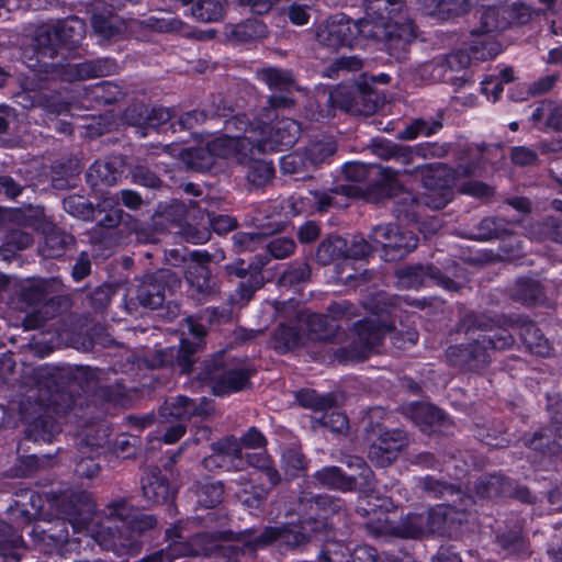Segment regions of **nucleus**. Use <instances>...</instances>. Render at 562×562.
Masks as SVG:
<instances>
[{
	"label": "nucleus",
	"instance_id": "f257e3e1",
	"mask_svg": "<svg viewBox=\"0 0 562 562\" xmlns=\"http://www.w3.org/2000/svg\"><path fill=\"white\" fill-rule=\"evenodd\" d=\"M404 9L405 0H364L363 18L356 21L345 13L331 14L317 27L316 38L333 50L372 40L383 43L391 56L405 58L416 37V25L404 16Z\"/></svg>",
	"mask_w": 562,
	"mask_h": 562
},
{
	"label": "nucleus",
	"instance_id": "f03ea898",
	"mask_svg": "<svg viewBox=\"0 0 562 562\" xmlns=\"http://www.w3.org/2000/svg\"><path fill=\"white\" fill-rule=\"evenodd\" d=\"M102 373L100 369L82 366L33 368L31 379L34 387L19 405L21 420L26 425V438L50 442L60 432V427L46 414L45 408L57 404L58 398H64L65 395L69 400L67 408H70L76 403L74 396L79 391L89 393L99 386Z\"/></svg>",
	"mask_w": 562,
	"mask_h": 562
},
{
	"label": "nucleus",
	"instance_id": "7ed1b4c3",
	"mask_svg": "<svg viewBox=\"0 0 562 562\" xmlns=\"http://www.w3.org/2000/svg\"><path fill=\"white\" fill-rule=\"evenodd\" d=\"M458 330L467 335L475 334L469 342L448 347L447 362L463 372L481 373L492 362V351L510 348L515 338L508 328L496 326L486 315L468 313L458 325Z\"/></svg>",
	"mask_w": 562,
	"mask_h": 562
},
{
	"label": "nucleus",
	"instance_id": "20e7f679",
	"mask_svg": "<svg viewBox=\"0 0 562 562\" xmlns=\"http://www.w3.org/2000/svg\"><path fill=\"white\" fill-rule=\"evenodd\" d=\"M87 25L85 20L69 15L54 23L42 24L34 36L33 54L26 66L41 78L64 75L65 64L59 57V48L71 50L81 44Z\"/></svg>",
	"mask_w": 562,
	"mask_h": 562
},
{
	"label": "nucleus",
	"instance_id": "39448f33",
	"mask_svg": "<svg viewBox=\"0 0 562 562\" xmlns=\"http://www.w3.org/2000/svg\"><path fill=\"white\" fill-rule=\"evenodd\" d=\"M196 201L189 204L173 199L169 203H159L158 210L148 222L136 224L135 235L139 244L157 245L167 243L162 236L171 235L173 243L203 245L210 240L211 232L204 224L189 222L190 207H195Z\"/></svg>",
	"mask_w": 562,
	"mask_h": 562
},
{
	"label": "nucleus",
	"instance_id": "423d86ee",
	"mask_svg": "<svg viewBox=\"0 0 562 562\" xmlns=\"http://www.w3.org/2000/svg\"><path fill=\"white\" fill-rule=\"evenodd\" d=\"M94 509V502L88 492H74L58 502L61 517L54 519L47 529L33 527L30 535L35 542L72 550L80 542V535L88 536Z\"/></svg>",
	"mask_w": 562,
	"mask_h": 562
},
{
	"label": "nucleus",
	"instance_id": "0eeeda50",
	"mask_svg": "<svg viewBox=\"0 0 562 562\" xmlns=\"http://www.w3.org/2000/svg\"><path fill=\"white\" fill-rule=\"evenodd\" d=\"M231 313L227 310L207 308L199 317L190 316L186 319L191 338H182L179 346L157 350L154 355L153 366L177 367L180 373L189 374L196 360L195 355L201 351L207 334L206 324L228 322Z\"/></svg>",
	"mask_w": 562,
	"mask_h": 562
},
{
	"label": "nucleus",
	"instance_id": "6e6552de",
	"mask_svg": "<svg viewBox=\"0 0 562 562\" xmlns=\"http://www.w3.org/2000/svg\"><path fill=\"white\" fill-rule=\"evenodd\" d=\"M385 335L397 348L414 345L418 340V333L414 328L398 331L392 326L380 323L376 318H363L352 325L351 341L345 347L338 348L334 355L339 363L359 362L369 358L375 348L382 342Z\"/></svg>",
	"mask_w": 562,
	"mask_h": 562
},
{
	"label": "nucleus",
	"instance_id": "1a4fd4ad",
	"mask_svg": "<svg viewBox=\"0 0 562 562\" xmlns=\"http://www.w3.org/2000/svg\"><path fill=\"white\" fill-rule=\"evenodd\" d=\"M60 282L57 279H31L24 281L16 292V306L26 315L25 329H37L48 319L58 315L67 304V299L58 294Z\"/></svg>",
	"mask_w": 562,
	"mask_h": 562
},
{
	"label": "nucleus",
	"instance_id": "9d476101",
	"mask_svg": "<svg viewBox=\"0 0 562 562\" xmlns=\"http://www.w3.org/2000/svg\"><path fill=\"white\" fill-rule=\"evenodd\" d=\"M168 546L153 553L146 562H172L182 557H207L221 548L223 541H236L231 530H206L192 536L186 535V528L177 524L166 530Z\"/></svg>",
	"mask_w": 562,
	"mask_h": 562
},
{
	"label": "nucleus",
	"instance_id": "9b49d317",
	"mask_svg": "<svg viewBox=\"0 0 562 562\" xmlns=\"http://www.w3.org/2000/svg\"><path fill=\"white\" fill-rule=\"evenodd\" d=\"M384 414L383 408L374 407L363 420V431L369 445L368 459L379 468L394 463L409 443L408 436L403 429H389L380 422Z\"/></svg>",
	"mask_w": 562,
	"mask_h": 562
},
{
	"label": "nucleus",
	"instance_id": "f8f14e48",
	"mask_svg": "<svg viewBox=\"0 0 562 562\" xmlns=\"http://www.w3.org/2000/svg\"><path fill=\"white\" fill-rule=\"evenodd\" d=\"M293 254V248H266L263 254L257 255L250 262L244 259L227 266L228 274L236 276L240 281L235 293L231 296L233 305L243 307L254 297L256 291L261 289L265 280L261 270L269 263L271 258L283 259Z\"/></svg>",
	"mask_w": 562,
	"mask_h": 562
},
{
	"label": "nucleus",
	"instance_id": "ddd939ff",
	"mask_svg": "<svg viewBox=\"0 0 562 562\" xmlns=\"http://www.w3.org/2000/svg\"><path fill=\"white\" fill-rule=\"evenodd\" d=\"M196 378L207 383L215 395H226L247 387L255 370L248 367H233L218 352L205 359L198 368Z\"/></svg>",
	"mask_w": 562,
	"mask_h": 562
},
{
	"label": "nucleus",
	"instance_id": "4468645a",
	"mask_svg": "<svg viewBox=\"0 0 562 562\" xmlns=\"http://www.w3.org/2000/svg\"><path fill=\"white\" fill-rule=\"evenodd\" d=\"M315 533L311 529H305L302 524L266 526L257 533L254 529H246L236 533V542L241 543L247 550L256 551L273 542H278L282 550L300 549L311 542Z\"/></svg>",
	"mask_w": 562,
	"mask_h": 562
},
{
	"label": "nucleus",
	"instance_id": "2eb2a0df",
	"mask_svg": "<svg viewBox=\"0 0 562 562\" xmlns=\"http://www.w3.org/2000/svg\"><path fill=\"white\" fill-rule=\"evenodd\" d=\"M295 513L301 517L300 522L305 529H311L316 539L323 541L330 524L328 519L344 510V502L330 495H315L302 492L297 498Z\"/></svg>",
	"mask_w": 562,
	"mask_h": 562
},
{
	"label": "nucleus",
	"instance_id": "dca6fc26",
	"mask_svg": "<svg viewBox=\"0 0 562 562\" xmlns=\"http://www.w3.org/2000/svg\"><path fill=\"white\" fill-rule=\"evenodd\" d=\"M422 182L426 192L425 203L431 210H441L453 199L456 176L446 164H428L422 169Z\"/></svg>",
	"mask_w": 562,
	"mask_h": 562
},
{
	"label": "nucleus",
	"instance_id": "f3484780",
	"mask_svg": "<svg viewBox=\"0 0 562 562\" xmlns=\"http://www.w3.org/2000/svg\"><path fill=\"white\" fill-rule=\"evenodd\" d=\"M398 176V170L380 164L374 165L367 184L360 189L361 196L367 202L374 204L397 196L403 190Z\"/></svg>",
	"mask_w": 562,
	"mask_h": 562
},
{
	"label": "nucleus",
	"instance_id": "a211bd4d",
	"mask_svg": "<svg viewBox=\"0 0 562 562\" xmlns=\"http://www.w3.org/2000/svg\"><path fill=\"white\" fill-rule=\"evenodd\" d=\"M94 539L102 549L112 551L117 557L137 555L143 548L142 540L127 524L101 526Z\"/></svg>",
	"mask_w": 562,
	"mask_h": 562
},
{
	"label": "nucleus",
	"instance_id": "6ab92c4d",
	"mask_svg": "<svg viewBox=\"0 0 562 562\" xmlns=\"http://www.w3.org/2000/svg\"><path fill=\"white\" fill-rule=\"evenodd\" d=\"M214 412L213 401L206 397L192 400L184 395L169 397L159 408L161 422H169L170 418L189 420L192 417L204 419Z\"/></svg>",
	"mask_w": 562,
	"mask_h": 562
},
{
	"label": "nucleus",
	"instance_id": "aec40b11",
	"mask_svg": "<svg viewBox=\"0 0 562 562\" xmlns=\"http://www.w3.org/2000/svg\"><path fill=\"white\" fill-rule=\"evenodd\" d=\"M397 284L402 289H419L429 282L440 285L446 290H456V282L446 277L440 269L431 265L405 266L395 270Z\"/></svg>",
	"mask_w": 562,
	"mask_h": 562
},
{
	"label": "nucleus",
	"instance_id": "412c9836",
	"mask_svg": "<svg viewBox=\"0 0 562 562\" xmlns=\"http://www.w3.org/2000/svg\"><path fill=\"white\" fill-rule=\"evenodd\" d=\"M472 505L473 504H463V502L453 498L451 502L430 508L428 513L425 514L428 533H450L456 525L465 521V513Z\"/></svg>",
	"mask_w": 562,
	"mask_h": 562
},
{
	"label": "nucleus",
	"instance_id": "4be33fe9",
	"mask_svg": "<svg viewBox=\"0 0 562 562\" xmlns=\"http://www.w3.org/2000/svg\"><path fill=\"white\" fill-rule=\"evenodd\" d=\"M190 257L192 262L187 270L186 279L192 296L198 301H203L214 293L215 283L205 265L213 261L216 256L210 255L206 250H194L190 252Z\"/></svg>",
	"mask_w": 562,
	"mask_h": 562
},
{
	"label": "nucleus",
	"instance_id": "5701e85b",
	"mask_svg": "<svg viewBox=\"0 0 562 562\" xmlns=\"http://www.w3.org/2000/svg\"><path fill=\"white\" fill-rule=\"evenodd\" d=\"M116 7L109 4L104 0H92L89 3L90 23L95 35L109 42H116L123 38L125 30H130L127 24H115L113 22Z\"/></svg>",
	"mask_w": 562,
	"mask_h": 562
},
{
	"label": "nucleus",
	"instance_id": "b1692460",
	"mask_svg": "<svg viewBox=\"0 0 562 562\" xmlns=\"http://www.w3.org/2000/svg\"><path fill=\"white\" fill-rule=\"evenodd\" d=\"M300 133V126L296 121L291 119H282L262 127L263 136L254 145L259 151H278L281 146H293Z\"/></svg>",
	"mask_w": 562,
	"mask_h": 562
},
{
	"label": "nucleus",
	"instance_id": "393cba45",
	"mask_svg": "<svg viewBox=\"0 0 562 562\" xmlns=\"http://www.w3.org/2000/svg\"><path fill=\"white\" fill-rule=\"evenodd\" d=\"M525 524V519H516L512 525L497 532L496 544L505 555L526 558L531 554Z\"/></svg>",
	"mask_w": 562,
	"mask_h": 562
},
{
	"label": "nucleus",
	"instance_id": "a878e982",
	"mask_svg": "<svg viewBox=\"0 0 562 562\" xmlns=\"http://www.w3.org/2000/svg\"><path fill=\"white\" fill-rule=\"evenodd\" d=\"M119 65L113 57H98L76 64H66L64 74L70 80H87L117 74Z\"/></svg>",
	"mask_w": 562,
	"mask_h": 562
},
{
	"label": "nucleus",
	"instance_id": "bb28decb",
	"mask_svg": "<svg viewBox=\"0 0 562 562\" xmlns=\"http://www.w3.org/2000/svg\"><path fill=\"white\" fill-rule=\"evenodd\" d=\"M144 497L156 505L166 504L173 499L175 492L170 487L169 480L162 475L157 467L145 469L140 479Z\"/></svg>",
	"mask_w": 562,
	"mask_h": 562
},
{
	"label": "nucleus",
	"instance_id": "cd10ccee",
	"mask_svg": "<svg viewBox=\"0 0 562 562\" xmlns=\"http://www.w3.org/2000/svg\"><path fill=\"white\" fill-rule=\"evenodd\" d=\"M416 487L419 488L428 497L445 499L447 502H451V499L454 498L457 501L463 502V504L474 503L473 498L462 492L460 487L432 475L418 477Z\"/></svg>",
	"mask_w": 562,
	"mask_h": 562
},
{
	"label": "nucleus",
	"instance_id": "c85d7f7f",
	"mask_svg": "<svg viewBox=\"0 0 562 562\" xmlns=\"http://www.w3.org/2000/svg\"><path fill=\"white\" fill-rule=\"evenodd\" d=\"M509 326L518 331L522 344L529 352L541 357L549 355L551 349L550 342L532 321L522 317L510 318Z\"/></svg>",
	"mask_w": 562,
	"mask_h": 562
},
{
	"label": "nucleus",
	"instance_id": "c756f323",
	"mask_svg": "<svg viewBox=\"0 0 562 562\" xmlns=\"http://www.w3.org/2000/svg\"><path fill=\"white\" fill-rule=\"evenodd\" d=\"M392 206V214L402 223L407 225L417 224L424 216L425 210L428 205L425 203V198L418 196L412 191L402 190Z\"/></svg>",
	"mask_w": 562,
	"mask_h": 562
},
{
	"label": "nucleus",
	"instance_id": "7c9ffc66",
	"mask_svg": "<svg viewBox=\"0 0 562 562\" xmlns=\"http://www.w3.org/2000/svg\"><path fill=\"white\" fill-rule=\"evenodd\" d=\"M319 554L325 562H380L376 550L369 546L358 547L351 553L342 544L328 542Z\"/></svg>",
	"mask_w": 562,
	"mask_h": 562
},
{
	"label": "nucleus",
	"instance_id": "2f4dec72",
	"mask_svg": "<svg viewBox=\"0 0 562 562\" xmlns=\"http://www.w3.org/2000/svg\"><path fill=\"white\" fill-rule=\"evenodd\" d=\"M123 171L122 165L114 160H95L87 170L86 180L93 191H99L116 184Z\"/></svg>",
	"mask_w": 562,
	"mask_h": 562
},
{
	"label": "nucleus",
	"instance_id": "473e14b6",
	"mask_svg": "<svg viewBox=\"0 0 562 562\" xmlns=\"http://www.w3.org/2000/svg\"><path fill=\"white\" fill-rule=\"evenodd\" d=\"M369 239L372 244L362 239L361 241H355L351 246H411L408 243L403 241V233L395 223L380 224L372 227L369 233ZM412 246H418L417 237L414 238Z\"/></svg>",
	"mask_w": 562,
	"mask_h": 562
},
{
	"label": "nucleus",
	"instance_id": "72a5a7b5",
	"mask_svg": "<svg viewBox=\"0 0 562 562\" xmlns=\"http://www.w3.org/2000/svg\"><path fill=\"white\" fill-rule=\"evenodd\" d=\"M165 290L166 286L162 273L148 276L138 285L136 300L142 306L156 310L165 302Z\"/></svg>",
	"mask_w": 562,
	"mask_h": 562
},
{
	"label": "nucleus",
	"instance_id": "f704fd0d",
	"mask_svg": "<svg viewBox=\"0 0 562 562\" xmlns=\"http://www.w3.org/2000/svg\"><path fill=\"white\" fill-rule=\"evenodd\" d=\"M227 38L235 44L252 43L267 36V25L258 19H246L226 26Z\"/></svg>",
	"mask_w": 562,
	"mask_h": 562
},
{
	"label": "nucleus",
	"instance_id": "c9c22d12",
	"mask_svg": "<svg viewBox=\"0 0 562 562\" xmlns=\"http://www.w3.org/2000/svg\"><path fill=\"white\" fill-rule=\"evenodd\" d=\"M314 479L322 486L344 492L360 487L359 477L356 474L344 473L338 467H325L314 474Z\"/></svg>",
	"mask_w": 562,
	"mask_h": 562
},
{
	"label": "nucleus",
	"instance_id": "e433bc0d",
	"mask_svg": "<svg viewBox=\"0 0 562 562\" xmlns=\"http://www.w3.org/2000/svg\"><path fill=\"white\" fill-rule=\"evenodd\" d=\"M383 105V99L379 91L370 87L367 79H359L356 82L355 110L353 114L370 116Z\"/></svg>",
	"mask_w": 562,
	"mask_h": 562
},
{
	"label": "nucleus",
	"instance_id": "4c0bfd02",
	"mask_svg": "<svg viewBox=\"0 0 562 562\" xmlns=\"http://www.w3.org/2000/svg\"><path fill=\"white\" fill-rule=\"evenodd\" d=\"M229 115V109L226 106V103L223 99L218 100V103L215 101L203 108V109H193L183 113L177 121V125H179V130H191L193 126L198 124H202L207 120H216V116H226Z\"/></svg>",
	"mask_w": 562,
	"mask_h": 562
},
{
	"label": "nucleus",
	"instance_id": "58836bf2",
	"mask_svg": "<svg viewBox=\"0 0 562 562\" xmlns=\"http://www.w3.org/2000/svg\"><path fill=\"white\" fill-rule=\"evenodd\" d=\"M509 296L524 305H537L544 301V290L533 278H518L509 290Z\"/></svg>",
	"mask_w": 562,
	"mask_h": 562
},
{
	"label": "nucleus",
	"instance_id": "ea45409f",
	"mask_svg": "<svg viewBox=\"0 0 562 562\" xmlns=\"http://www.w3.org/2000/svg\"><path fill=\"white\" fill-rule=\"evenodd\" d=\"M26 226L43 237L44 246H69L75 243L72 236L61 235L59 227L45 216L32 217Z\"/></svg>",
	"mask_w": 562,
	"mask_h": 562
},
{
	"label": "nucleus",
	"instance_id": "a19ab883",
	"mask_svg": "<svg viewBox=\"0 0 562 562\" xmlns=\"http://www.w3.org/2000/svg\"><path fill=\"white\" fill-rule=\"evenodd\" d=\"M306 324L313 338L321 341L340 342V326L331 319L328 313L312 314L307 317Z\"/></svg>",
	"mask_w": 562,
	"mask_h": 562
},
{
	"label": "nucleus",
	"instance_id": "79ce46f5",
	"mask_svg": "<svg viewBox=\"0 0 562 562\" xmlns=\"http://www.w3.org/2000/svg\"><path fill=\"white\" fill-rule=\"evenodd\" d=\"M475 492L483 498L507 497L510 494V479L498 473L481 475L474 485Z\"/></svg>",
	"mask_w": 562,
	"mask_h": 562
},
{
	"label": "nucleus",
	"instance_id": "37998d69",
	"mask_svg": "<svg viewBox=\"0 0 562 562\" xmlns=\"http://www.w3.org/2000/svg\"><path fill=\"white\" fill-rule=\"evenodd\" d=\"M465 44L474 61L493 59L501 52L499 44L492 38V35L484 34L477 29L471 31V40Z\"/></svg>",
	"mask_w": 562,
	"mask_h": 562
},
{
	"label": "nucleus",
	"instance_id": "c03bdc74",
	"mask_svg": "<svg viewBox=\"0 0 562 562\" xmlns=\"http://www.w3.org/2000/svg\"><path fill=\"white\" fill-rule=\"evenodd\" d=\"M182 25L181 20L170 18H156L148 16L147 19H131L128 20L130 32H140L143 36H146L147 33L156 32V33H171L180 31Z\"/></svg>",
	"mask_w": 562,
	"mask_h": 562
},
{
	"label": "nucleus",
	"instance_id": "a18cd8bd",
	"mask_svg": "<svg viewBox=\"0 0 562 562\" xmlns=\"http://www.w3.org/2000/svg\"><path fill=\"white\" fill-rule=\"evenodd\" d=\"M443 113L438 112L436 116L414 119L403 131L400 132L402 139L411 140L418 136H431L439 133L443 127Z\"/></svg>",
	"mask_w": 562,
	"mask_h": 562
},
{
	"label": "nucleus",
	"instance_id": "49530a36",
	"mask_svg": "<svg viewBox=\"0 0 562 562\" xmlns=\"http://www.w3.org/2000/svg\"><path fill=\"white\" fill-rule=\"evenodd\" d=\"M0 236L4 239L0 246H33L35 243L33 233L16 226L9 218V213L2 211H0Z\"/></svg>",
	"mask_w": 562,
	"mask_h": 562
},
{
	"label": "nucleus",
	"instance_id": "de8ad7c7",
	"mask_svg": "<svg viewBox=\"0 0 562 562\" xmlns=\"http://www.w3.org/2000/svg\"><path fill=\"white\" fill-rule=\"evenodd\" d=\"M512 234L513 231L510 225L504 218L485 217L480 222L474 239L479 241H492L494 239H499L505 243L507 237Z\"/></svg>",
	"mask_w": 562,
	"mask_h": 562
},
{
	"label": "nucleus",
	"instance_id": "09e8293b",
	"mask_svg": "<svg viewBox=\"0 0 562 562\" xmlns=\"http://www.w3.org/2000/svg\"><path fill=\"white\" fill-rule=\"evenodd\" d=\"M505 4L488 5L481 14L480 27L484 34L499 33L509 29Z\"/></svg>",
	"mask_w": 562,
	"mask_h": 562
},
{
	"label": "nucleus",
	"instance_id": "8fccbe9b",
	"mask_svg": "<svg viewBox=\"0 0 562 562\" xmlns=\"http://www.w3.org/2000/svg\"><path fill=\"white\" fill-rule=\"evenodd\" d=\"M280 467L285 480H293L306 472L307 460L299 448L288 447L281 453Z\"/></svg>",
	"mask_w": 562,
	"mask_h": 562
},
{
	"label": "nucleus",
	"instance_id": "3c124183",
	"mask_svg": "<svg viewBox=\"0 0 562 562\" xmlns=\"http://www.w3.org/2000/svg\"><path fill=\"white\" fill-rule=\"evenodd\" d=\"M100 203L94 205L88 198L80 194H70L63 199L64 210L74 217L92 221L95 218V213H101L104 210H99Z\"/></svg>",
	"mask_w": 562,
	"mask_h": 562
},
{
	"label": "nucleus",
	"instance_id": "603ef678",
	"mask_svg": "<svg viewBox=\"0 0 562 562\" xmlns=\"http://www.w3.org/2000/svg\"><path fill=\"white\" fill-rule=\"evenodd\" d=\"M22 544V536L11 525L0 520V557L4 562H19L20 555L15 549Z\"/></svg>",
	"mask_w": 562,
	"mask_h": 562
},
{
	"label": "nucleus",
	"instance_id": "864d4df0",
	"mask_svg": "<svg viewBox=\"0 0 562 562\" xmlns=\"http://www.w3.org/2000/svg\"><path fill=\"white\" fill-rule=\"evenodd\" d=\"M530 233L539 243L552 241L562 244V220L547 216L531 225Z\"/></svg>",
	"mask_w": 562,
	"mask_h": 562
},
{
	"label": "nucleus",
	"instance_id": "5fc2aeb1",
	"mask_svg": "<svg viewBox=\"0 0 562 562\" xmlns=\"http://www.w3.org/2000/svg\"><path fill=\"white\" fill-rule=\"evenodd\" d=\"M411 417L422 430L440 425L443 423L446 415L438 407L427 403H416L411 407Z\"/></svg>",
	"mask_w": 562,
	"mask_h": 562
},
{
	"label": "nucleus",
	"instance_id": "6e6d98bb",
	"mask_svg": "<svg viewBox=\"0 0 562 562\" xmlns=\"http://www.w3.org/2000/svg\"><path fill=\"white\" fill-rule=\"evenodd\" d=\"M190 11L194 20L203 23L220 22L225 16V7L221 0H198Z\"/></svg>",
	"mask_w": 562,
	"mask_h": 562
},
{
	"label": "nucleus",
	"instance_id": "4d7b16f0",
	"mask_svg": "<svg viewBox=\"0 0 562 562\" xmlns=\"http://www.w3.org/2000/svg\"><path fill=\"white\" fill-rule=\"evenodd\" d=\"M260 79L272 92H292L294 89L295 81L290 70L268 67L260 71Z\"/></svg>",
	"mask_w": 562,
	"mask_h": 562
},
{
	"label": "nucleus",
	"instance_id": "13d9d810",
	"mask_svg": "<svg viewBox=\"0 0 562 562\" xmlns=\"http://www.w3.org/2000/svg\"><path fill=\"white\" fill-rule=\"evenodd\" d=\"M280 168L283 173L295 176V180L312 178L313 170L305 153H290L280 158Z\"/></svg>",
	"mask_w": 562,
	"mask_h": 562
},
{
	"label": "nucleus",
	"instance_id": "bf43d9fd",
	"mask_svg": "<svg viewBox=\"0 0 562 562\" xmlns=\"http://www.w3.org/2000/svg\"><path fill=\"white\" fill-rule=\"evenodd\" d=\"M182 158L192 170L202 172L210 171L216 162L207 145H205V147L184 149L182 151Z\"/></svg>",
	"mask_w": 562,
	"mask_h": 562
},
{
	"label": "nucleus",
	"instance_id": "052dcab7",
	"mask_svg": "<svg viewBox=\"0 0 562 562\" xmlns=\"http://www.w3.org/2000/svg\"><path fill=\"white\" fill-rule=\"evenodd\" d=\"M273 348L280 353L297 347L301 342V334L295 325L280 324L273 333Z\"/></svg>",
	"mask_w": 562,
	"mask_h": 562
},
{
	"label": "nucleus",
	"instance_id": "680f3d73",
	"mask_svg": "<svg viewBox=\"0 0 562 562\" xmlns=\"http://www.w3.org/2000/svg\"><path fill=\"white\" fill-rule=\"evenodd\" d=\"M296 401L302 407L313 409L314 412H323L331 409L336 403V397L333 394H318L315 390H300L296 395Z\"/></svg>",
	"mask_w": 562,
	"mask_h": 562
},
{
	"label": "nucleus",
	"instance_id": "e2e57ef3",
	"mask_svg": "<svg viewBox=\"0 0 562 562\" xmlns=\"http://www.w3.org/2000/svg\"><path fill=\"white\" fill-rule=\"evenodd\" d=\"M89 97L100 105H110L119 102L123 92L117 83L103 80L89 89Z\"/></svg>",
	"mask_w": 562,
	"mask_h": 562
},
{
	"label": "nucleus",
	"instance_id": "0e129e2a",
	"mask_svg": "<svg viewBox=\"0 0 562 562\" xmlns=\"http://www.w3.org/2000/svg\"><path fill=\"white\" fill-rule=\"evenodd\" d=\"M206 145L215 159H226L235 157L239 153L241 142L238 139V136L222 134L209 140Z\"/></svg>",
	"mask_w": 562,
	"mask_h": 562
},
{
	"label": "nucleus",
	"instance_id": "69168bd1",
	"mask_svg": "<svg viewBox=\"0 0 562 562\" xmlns=\"http://www.w3.org/2000/svg\"><path fill=\"white\" fill-rule=\"evenodd\" d=\"M337 146L335 142H315L310 144L305 149L306 158L312 170L323 164H329L330 158L335 155Z\"/></svg>",
	"mask_w": 562,
	"mask_h": 562
},
{
	"label": "nucleus",
	"instance_id": "338daca9",
	"mask_svg": "<svg viewBox=\"0 0 562 562\" xmlns=\"http://www.w3.org/2000/svg\"><path fill=\"white\" fill-rule=\"evenodd\" d=\"M395 532L403 538H418L428 533L425 514L407 515L395 527Z\"/></svg>",
	"mask_w": 562,
	"mask_h": 562
},
{
	"label": "nucleus",
	"instance_id": "774afa93",
	"mask_svg": "<svg viewBox=\"0 0 562 562\" xmlns=\"http://www.w3.org/2000/svg\"><path fill=\"white\" fill-rule=\"evenodd\" d=\"M276 173L272 160L251 159L248 166L247 179L257 187L268 183Z\"/></svg>",
	"mask_w": 562,
	"mask_h": 562
}]
</instances>
